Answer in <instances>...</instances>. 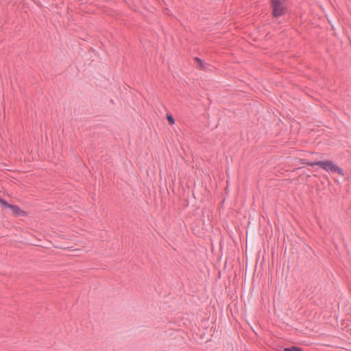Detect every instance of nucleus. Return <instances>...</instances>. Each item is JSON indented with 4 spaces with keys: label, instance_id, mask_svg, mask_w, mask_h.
Segmentation results:
<instances>
[{
    "label": "nucleus",
    "instance_id": "obj_5",
    "mask_svg": "<svg viewBox=\"0 0 351 351\" xmlns=\"http://www.w3.org/2000/svg\"><path fill=\"white\" fill-rule=\"evenodd\" d=\"M283 351H303L302 348L298 346H291L284 348Z\"/></svg>",
    "mask_w": 351,
    "mask_h": 351
},
{
    "label": "nucleus",
    "instance_id": "obj_3",
    "mask_svg": "<svg viewBox=\"0 0 351 351\" xmlns=\"http://www.w3.org/2000/svg\"><path fill=\"white\" fill-rule=\"evenodd\" d=\"M271 5L272 8V15L278 18L285 14V8L282 5L281 0H271Z\"/></svg>",
    "mask_w": 351,
    "mask_h": 351
},
{
    "label": "nucleus",
    "instance_id": "obj_6",
    "mask_svg": "<svg viewBox=\"0 0 351 351\" xmlns=\"http://www.w3.org/2000/svg\"><path fill=\"white\" fill-rule=\"evenodd\" d=\"M167 119L170 125H173L175 123L174 119L171 114H167Z\"/></svg>",
    "mask_w": 351,
    "mask_h": 351
},
{
    "label": "nucleus",
    "instance_id": "obj_1",
    "mask_svg": "<svg viewBox=\"0 0 351 351\" xmlns=\"http://www.w3.org/2000/svg\"><path fill=\"white\" fill-rule=\"evenodd\" d=\"M300 163L302 165H307L311 167L319 166V167H321L322 169H324L326 171L337 173L340 176L344 175V171L343 169L340 168L339 166L334 164L330 160L311 162L306 159H301Z\"/></svg>",
    "mask_w": 351,
    "mask_h": 351
},
{
    "label": "nucleus",
    "instance_id": "obj_4",
    "mask_svg": "<svg viewBox=\"0 0 351 351\" xmlns=\"http://www.w3.org/2000/svg\"><path fill=\"white\" fill-rule=\"evenodd\" d=\"M194 61L197 64V69H199L200 70H205L206 69L205 64H204V62L200 58H199L197 57H195V58H194Z\"/></svg>",
    "mask_w": 351,
    "mask_h": 351
},
{
    "label": "nucleus",
    "instance_id": "obj_2",
    "mask_svg": "<svg viewBox=\"0 0 351 351\" xmlns=\"http://www.w3.org/2000/svg\"><path fill=\"white\" fill-rule=\"evenodd\" d=\"M0 204H2L3 207L5 208H10L12 211V213L15 217L19 216H27V212L21 210L19 206L16 205H12L9 204L7 201L0 197Z\"/></svg>",
    "mask_w": 351,
    "mask_h": 351
}]
</instances>
